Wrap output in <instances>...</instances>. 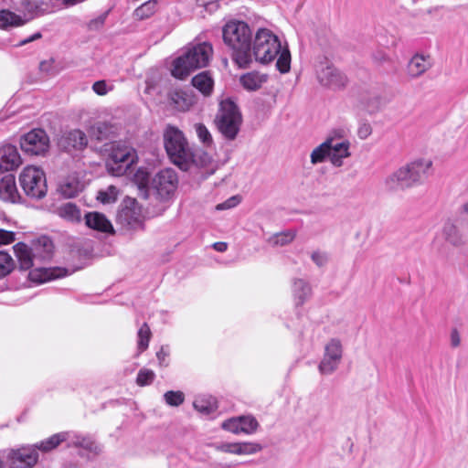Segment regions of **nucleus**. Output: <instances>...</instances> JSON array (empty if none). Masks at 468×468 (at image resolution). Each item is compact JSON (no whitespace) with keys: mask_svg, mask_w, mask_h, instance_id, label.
I'll use <instances>...</instances> for the list:
<instances>
[{"mask_svg":"<svg viewBox=\"0 0 468 468\" xmlns=\"http://www.w3.org/2000/svg\"><path fill=\"white\" fill-rule=\"evenodd\" d=\"M252 58L261 64H268L277 58L276 69L282 74L290 71L291 53L287 46L271 30L259 28L251 41Z\"/></svg>","mask_w":468,"mask_h":468,"instance_id":"f257e3e1","label":"nucleus"},{"mask_svg":"<svg viewBox=\"0 0 468 468\" xmlns=\"http://www.w3.org/2000/svg\"><path fill=\"white\" fill-rule=\"evenodd\" d=\"M223 40L232 49L233 61L242 69L249 68L252 62V32L243 21H230L222 30Z\"/></svg>","mask_w":468,"mask_h":468,"instance_id":"f03ea898","label":"nucleus"},{"mask_svg":"<svg viewBox=\"0 0 468 468\" xmlns=\"http://www.w3.org/2000/svg\"><path fill=\"white\" fill-rule=\"evenodd\" d=\"M164 144L170 160L182 170H188L197 164L195 154L184 133L176 127L168 125L164 133Z\"/></svg>","mask_w":468,"mask_h":468,"instance_id":"7ed1b4c3","label":"nucleus"},{"mask_svg":"<svg viewBox=\"0 0 468 468\" xmlns=\"http://www.w3.org/2000/svg\"><path fill=\"white\" fill-rule=\"evenodd\" d=\"M431 165V161L420 159L399 168L386 177V189L395 192L413 186L422 180Z\"/></svg>","mask_w":468,"mask_h":468,"instance_id":"20e7f679","label":"nucleus"},{"mask_svg":"<svg viewBox=\"0 0 468 468\" xmlns=\"http://www.w3.org/2000/svg\"><path fill=\"white\" fill-rule=\"evenodd\" d=\"M212 51V46L207 42L187 48L182 56L175 59L172 75L176 79H186L192 71L208 64Z\"/></svg>","mask_w":468,"mask_h":468,"instance_id":"39448f33","label":"nucleus"},{"mask_svg":"<svg viewBox=\"0 0 468 468\" xmlns=\"http://www.w3.org/2000/svg\"><path fill=\"white\" fill-rule=\"evenodd\" d=\"M214 122L227 140L236 139L242 123L241 113L234 101L226 99L219 103Z\"/></svg>","mask_w":468,"mask_h":468,"instance_id":"423d86ee","label":"nucleus"},{"mask_svg":"<svg viewBox=\"0 0 468 468\" xmlns=\"http://www.w3.org/2000/svg\"><path fill=\"white\" fill-rule=\"evenodd\" d=\"M19 183L25 194L31 198L41 199L47 195L46 175L38 167H25L19 176Z\"/></svg>","mask_w":468,"mask_h":468,"instance_id":"0eeeda50","label":"nucleus"},{"mask_svg":"<svg viewBox=\"0 0 468 468\" xmlns=\"http://www.w3.org/2000/svg\"><path fill=\"white\" fill-rule=\"evenodd\" d=\"M142 207L135 198L125 197L120 205L116 222L128 230L144 229Z\"/></svg>","mask_w":468,"mask_h":468,"instance_id":"6e6552de","label":"nucleus"},{"mask_svg":"<svg viewBox=\"0 0 468 468\" xmlns=\"http://www.w3.org/2000/svg\"><path fill=\"white\" fill-rule=\"evenodd\" d=\"M135 151L127 145L116 144L112 146L107 169L114 176L123 175L135 161Z\"/></svg>","mask_w":468,"mask_h":468,"instance_id":"1a4fd4ad","label":"nucleus"},{"mask_svg":"<svg viewBox=\"0 0 468 468\" xmlns=\"http://www.w3.org/2000/svg\"><path fill=\"white\" fill-rule=\"evenodd\" d=\"M178 178L176 171L165 168L159 171L151 181V189L160 200H168L176 192Z\"/></svg>","mask_w":468,"mask_h":468,"instance_id":"9d476101","label":"nucleus"},{"mask_svg":"<svg viewBox=\"0 0 468 468\" xmlns=\"http://www.w3.org/2000/svg\"><path fill=\"white\" fill-rule=\"evenodd\" d=\"M21 149L30 155H43L49 148V138L43 129H34L20 140Z\"/></svg>","mask_w":468,"mask_h":468,"instance_id":"9b49d317","label":"nucleus"},{"mask_svg":"<svg viewBox=\"0 0 468 468\" xmlns=\"http://www.w3.org/2000/svg\"><path fill=\"white\" fill-rule=\"evenodd\" d=\"M343 356L341 341L332 338L324 346L323 358L318 366V370L323 375H331L339 367Z\"/></svg>","mask_w":468,"mask_h":468,"instance_id":"f8f14e48","label":"nucleus"},{"mask_svg":"<svg viewBox=\"0 0 468 468\" xmlns=\"http://www.w3.org/2000/svg\"><path fill=\"white\" fill-rule=\"evenodd\" d=\"M317 79L323 86L334 90L342 89L347 83L346 76L328 63L321 64L317 69Z\"/></svg>","mask_w":468,"mask_h":468,"instance_id":"ddd939ff","label":"nucleus"},{"mask_svg":"<svg viewBox=\"0 0 468 468\" xmlns=\"http://www.w3.org/2000/svg\"><path fill=\"white\" fill-rule=\"evenodd\" d=\"M341 137L339 132H335V136L327 138L330 141V162L334 166L340 167L343 165V159L350 155V143L347 140H337Z\"/></svg>","mask_w":468,"mask_h":468,"instance_id":"4468645a","label":"nucleus"},{"mask_svg":"<svg viewBox=\"0 0 468 468\" xmlns=\"http://www.w3.org/2000/svg\"><path fill=\"white\" fill-rule=\"evenodd\" d=\"M8 461L11 465L18 467L26 466V467H33L38 460V452L37 448L32 447H23L17 450H12L8 453Z\"/></svg>","mask_w":468,"mask_h":468,"instance_id":"2eb2a0df","label":"nucleus"},{"mask_svg":"<svg viewBox=\"0 0 468 468\" xmlns=\"http://www.w3.org/2000/svg\"><path fill=\"white\" fill-rule=\"evenodd\" d=\"M22 163L17 148L12 144L0 147V174L16 170Z\"/></svg>","mask_w":468,"mask_h":468,"instance_id":"dca6fc26","label":"nucleus"},{"mask_svg":"<svg viewBox=\"0 0 468 468\" xmlns=\"http://www.w3.org/2000/svg\"><path fill=\"white\" fill-rule=\"evenodd\" d=\"M59 144L67 151L82 150L87 146L88 139L85 133L76 129L65 133Z\"/></svg>","mask_w":468,"mask_h":468,"instance_id":"f3484780","label":"nucleus"},{"mask_svg":"<svg viewBox=\"0 0 468 468\" xmlns=\"http://www.w3.org/2000/svg\"><path fill=\"white\" fill-rule=\"evenodd\" d=\"M85 224L88 228L108 234H113L114 229L112 222L100 212H88L85 217Z\"/></svg>","mask_w":468,"mask_h":468,"instance_id":"a211bd4d","label":"nucleus"},{"mask_svg":"<svg viewBox=\"0 0 468 468\" xmlns=\"http://www.w3.org/2000/svg\"><path fill=\"white\" fill-rule=\"evenodd\" d=\"M431 63L429 57L424 55H414L407 65V74L411 79H416L424 74L430 68Z\"/></svg>","mask_w":468,"mask_h":468,"instance_id":"6ab92c4d","label":"nucleus"},{"mask_svg":"<svg viewBox=\"0 0 468 468\" xmlns=\"http://www.w3.org/2000/svg\"><path fill=\"white\" fill-rule=\"evenodd\" d=\"M292 293L295 304L303 305L312 295V288L303 279L294 278L292 281Z\"/></svg>","mask_w":468,"mask_h":468,"instance_id":"aec40b11","label":"nucleus"},{"mask_svg":"<svg viewBox=\"0 0 468 468\" xmlns=\"http://www.w3.org/2000/svg\"><path fill=\"white\" fill-rule=\"evenodd\" d=\"M33 255L35 260L45 261L49 260L53 254V242L46 236L38 238L33 243Z\"/></svg>","mask_w":468,"mask_h":468,"instance_id":"412c9836","label":"nucleus"},{"mask_svg":"<svg viewBox=\"0 0 468 468\" xmlns=\"http://www.w3.org/2000/svg\"><path fill=\"white\" fill-rule=\"evenodd\" d=\"M0 198L12 203L16 202L19 198L13 175H7L0 180Z\"/></svg>","mask_w":468,"mask_h":468,"instance_id":"4be33fe9","label":"nucleus"},{"mask_svg":"<svg viewBox=\"0 0 468 468\" xmlns=\"http://www.w3.org/2000/svg\"><path fill=\"white\" fill-rule=\"evenodd\" d=\"M67 275V271L65 269L56 268V269H36L29 272V278L32 282L37 283H43L48 281L61 278Z\"/></svg>","mask_w":468,"mask_h":468,"instance_id":"5701e85b","label":"nucleus"},{"mask_svg":"<svg viewBox=\"0 0 468 468\" xmlns=\"http://www.w3.org/2000/svg\"><path fill=\"white\" fill-rule=\"evenodd\" d=\"M13 249L21 270L27 271L33 267L34 261H36L33 255V248H29L23 242H18L13 247Z\"/></svg>","mask_w":468,"mask_h":468,"instance_id":"b1692460","label":"nucleus"},{"mask_svg":"<svg viewBox=\"0 0 468 468\" xmlns=\"http://www.w3.org/2000/svg\"><path fill=\"white\" fill-rule=\"evenodd\" d=\"M240 84L247 90H257L267 81V76L257 71L243 74L239 79Z\"/></svg>","mask_w":468,"mask_h":468,"instance_id":"393cba45","label":"nucleus"},{"mask_svg":"<svg viewBox=\"0 0 468 468\" xmlns=\"http://www.w3.org/2000/svg\"><path fill=\"white\" fill-rule=\"evenodd\" d=\"M192 85L203 95H210L213 90L214 81L207 71H203L192 79Z\"/></svg>","mask_w":468,"mask_h":468,"instance_id":"a878e982","label":"nucleus"},{"mask_svg":"<svg viewBox=\"0 0 468 468\" xmlns=\"http://www.w3.org/2000/svg\"><path fill=\"white\" fill-rule=\"evenodd\" d=\"M114 133V127L106 122H98L90 128V135L97 141L110 139Z\"/></svg>","mask_w":468,"mask_h":468,"instance_id":"bb28decb","label":"nucleus"},{"mask_svg":"<svg viewBox=\"0 0 468 468\" xmlns=\"http://www.w3.org/2000/svg\"><path fill=\"white\" fill-rule=\"evenodd\" d=\"M67 438L68 433L66 432L56 433L48 438L47 440H44L35 444V447L37 448V450H39L43 452H48L53 449L57 448L61 442L65 441Z\"/></svg>","mask_w":468,"mask_h":468,"instance_id":"cd10ccee","label":"nucleus"},{"mask_svg":"<svg viewBox=\"0 0 468 468\" xmlns=\"http://www.w3.org/2000/svg\"><path fill=\"white\" fill-rule=\"evenodd\" d=\"M443 234L445 236V239L455 247L463 246L465 243L464 237L452 223L445 224L443 228Z\"/></svg>","mask_w":468,"mask_h":468,"instance_id":"c85d7f7f","label":"nucleus"},{"mask_svg":"<svg viewBox=\"0 0 468 468\" xmlns=\"http://www.w3.org/2000/svg\"><path fill=\"white\" fill-rule=\"evenodd\" d=\"M169 99L173 105L179 111L185 112L192 104L191 98L183 90H173L169 94Z\"/></svg>","mask_w":468,"mask_h":468,"instance_id":"c756f323","label":"nucleus"},{"mask_svg":"<svg viewBox=\"0 0 468 468\" xmlns=\"http://www.w3.org/2000/svg\"><path fill=\"white\" fill-rule=\"evenodd\" d=\"M58 214L62 218L71 222H79L81 218L80 210L70 202L60 206L58 208Z\"/></svg>","mask_w":468,"mask_h":468,"instance_id":"7c9ffc66","label":"nucleus"},{"mask_svg":"<svg viewBox=\"0 0 468 468\" xmlns=\"http://www.w3.org/2000/svg\"><path fill=\"white\" fill-rule=\"evenodd\" d=\"M158 0H148L138 6L134 12L133 16L138 20H144L151 17L157 9Z\"/></svg>","mask_w":468,"mask_h":468,"instance_id":"2f4dec72","label":"nucleus"},{"mask_svg":"<svg viewBox=\"0 0 468 468\" xmlns=\"http://www.w3.org/2000/svg\"><path fill=\"white\" fill-rule=\"evenodd\" d=\"M195 410L208 415L217 410V403L213 398L197 397L193 402Z\"/></svg>","mask_w":468,"mask_h":468,"instance_id":"473e14b6","label":"nucleus"},{"mask_svg":"<svg viewBox=\"0 0 468 468\" xmlns=\"http://www.w3.org/2000/svg\"><path fill=\"white\" fill-rule=\"evenodd\" d=\"M330 141L327 139L322 143L320 145L315 147L310 155L311 163L313 165H316L322 163L325 160L326 157L330 159Z\"/></svg>","mask_w":468,"mask_h":468,"instance_id":"72a5a7b5","label":"nucleus"},{"mask_svg":"<svg viewBox=\"0 0 468 468\" xmlns=\"http://www.w3.org/2000/svg\"><path fill=\"white\" fill-rule=\"evenodd\" d=\"M151 335V330L148 324L146 323H144L137 333V356H139L148 348Z\"/></svg>","mask_w":468,"mask_h":468,"instance_id":"f704fd0d","label":"nucleus"},{"mask_svg":"<svg viewBox=\"0 0 468 468\" xmlns=\"http://www.w3.org/2000/svg\"><path fill=\"white\" fill-rule=\"evenodd\" d=\"M295 238V232L286 230L283 232L276 233L268 239V243L273 247L284 246L291 243Z\"/></svg>","mask_w":468,"mask_h":468,"instance_id":"c9c22d12","label":"nucleus"},{"mask_svg":"<svg viewBox=\"0 0 468 468\" xmlns=\"http://www.w3.org/2000/svg\"><path fill=\"white\" fill-rule=\"evenodd\" d=\"M23 24L20 16L8 10L0 11V27H16Z\"/></svg>","mask_w":468,"mask_h":468,"instance_id":"e433bc0d","label":"nucleus"},{"mask_svg":"<svg viewBox=\"0 0 468 468\" xmlns=\"http://www.w3.org/2000/svg\"><path fill=\"white\" fill-rule=\"evenodd\" d=\"M79 190L80 184L75 179H67L59 184V191L67 198L75 197Z\"/></svg>","mask_w":468,"mask_h":468,"instance_id":"4c0bfd02","label":"nucleus"},{"mask_svg":"<svg viewBox=\"0 0 468 468\" xmlns=\"http://www.w3.org/2000/svg\"><path fill=\"white\" fill-rule=\"evenodd\" d=\"M238 419L240 421V432L251 434L257 431L259 423L253 416H241Z\"/></svg>","mask_w":468,"mask_h":468,"instance_id":"58836bf2","label":"nucleus"},{"mask_svg":"<svg viewBox=\"0 0 468 468\" xmlns=\"http://www.w3.org/2000/svg\"><path fill=\"white\" fill-rule=\"evenodd\" d=\"M15 263L12 257L5 252L0 251V279L8 275L14 269Z\"/></svg>","mask_w":468,"mask_h":468,"instance_id":"ea45409f","label":"nucleus"},{"mask_svg":"<svg viewBox=\"0 0 468 468\" xmlns=\"http://www.w3.org/2000/svg\"><path fill=\"white\" fill-rule=\"evenodd\" d=\"M194 127L200 142L204 144L206 146L212 145L213 138L206 125L203 123H196Z\"/></svg>","mask_w":468,"mask_h":468,"instance_id":"a19ab883","label":"nucleus"},{"mask_svg":"<svg viewBox=\"0 0 468 468\" xmlns=\"http://www.w3.org/2000/svg\"><path fill=\"white\" fill-rule=\"evenodd\" d=\"M155 374L148 368H141L136 377V384L140 387L148 386L154 380Z\"/></svg>","mask_w":468,"mask_h":468,"instance_id":"79ce46f5","label":"nucleus"},{"mask_svg":"<svg viewBox=\"0 0 468 468\" xmlns=\"http://www.w3.org/2000/svg\"><path fill=\"white\" fill-rule=\"evenodd\" d=\"M165 403L172 407H178L185 400V395L182 391L169 390L164 394Z\"/></svg>","mask_w":468,"mask_h":468,"instance_id":"37998d69","label":"nucleus"},{"mask_svg":"<svg viewBox=\"0 0 468 468\" xmlns=\"http://www.w3.org/2000/svg\"><path fill=\"white\" fill-rule=\"evenodd\" d=\"M117 194V188L113 186H110L107 191H101L99 193V199L104 204H109L116 200Z\"/></svg>","mask_w":468,"mask_h":468,"instance_id":"c03bdc74","label":"nucleus"},{"mask_svg":"<svg viewBox=\"0 0 468 468\" xmlns=\"http://www.w3.org/2000/svg\"><path fill=\"white\" fill-rule=\"evenodd\" d=\"M261 450V446L253 442H239V455L253 454Z\"/></svg>","mask_w":468,"mask_h":468,"instance_id":"a18cd8bd","label":"nucleus"},{"mask_svg":"<svg viewBox=\"0 0 468 468\" xmlns=\"http://www.w3.org/2000/svg\"><path fill=\"white\" fill-rule=\"evenodd\" d=\"M240 201H241V198L239 196H238V195L232 196L229 198H228L227 200H225L224 202L218 204L216 206V209L218 211L230 209V208H233L236 206H238L240 203Z\"/></svg>","mask_w":468,"mask_h":468,"instance_id":"49530a36","label":"nucleus"},{"mask_svg":"<svg viewBox=\"0 0 468 468\" xmlns=\"http://www.w3.org/2000/svg\"><path fill=\"white\" fill-rule=\"evenodd\" d=\"M198 7L208 13H214L219 8V0H196Z\"/></svg>","mask_w":468,"mask_h":468,"instance_id":"de8ad7c7","label":"nucleus"},{"mask_svg":"<svg viewBox=\"0 0 468 468\" xmlns=\"http://www.w3.org/2000/svg\"><path fill=\"white\" fill-rule=\"evenodd\" d=\"M107 16L108 12H105L96 18L91 19L87 25L88 28L90 30H99L104 25Z\"/></svg>","mask_w":468,"mask_h":468,"instance_id":"09e8293b","label":"nucleus"},{"mask_svg":"<svg viewBox=\"0 0 468 468\" xmlns=\"http://www.w3.org/2000/svg\"><path fill=\"white\" fill-rule=\"evenodd\" d=\"M223 429L226 431H229L233 433H239L240 432V421L238 418L236 419H230L223 422L222 424Z\"/></svg>","mask_w":468,"mask_h":468,"instance_id":"8fccbe9b","label":"nucleus"},{"mask_svg":"<svg viewBox=\"0 0 468 468\" xmlns=\"http://www.w3.org/2000/svg\"><path fill=\"white\" fill-rule=\"evenodd\" d=\"M169 356V347L167 346H161L160 350L156 352V357L160 367H167Z\"/></svg>","mask_w":468,"mask_h":468,"instance_id":"3c124183","label":"nucleus"},{"mask_svg":"<svg viewBox=\"0 0 468 468\" xmlns=\"http://www.w3.org/2000/svg\"><path fill=\"white\" fill-rule=\"evenodd\" d=\"M311 259L318 267L324 266L328 261L327 254L321 251H314L311 255Z\"/></svg>","mask_w":468,"mask_h":468,"instance_id":"603ef678","label":"nucleus"},{"mask_svg":"<svg viewBox=\"0 0 468 468\" xmlns=\"http://www.w3.org/2000/svg\"><path fill=\"white\" fill-rule=\"evenodd\" d=\"M16 234L13 231L0 229V246L10 244L15 241Z\"/></svg>","mask_w":468,"mask_h":468,"instance_id":"864d4df0","label":"nucleus"},{"mask_svg":"<svg viewBox=\"0 0 468 468\" xmlns=\"http://www.w3.org/2000/svg\"><path fill=\"white\" fill-rule=\"evenodd\" d=\"M92 90L100 95V96H103V95H106L109 91V89L107 87V83L105 80H98V81H95L92 85Z\"/></svg>","mask_w":468,"mask_h":468,"instance_id":"5fc2aeb1","label":"nucleus"},{"mask_svg":"<svg viewBox=\"0 0 468 468\" xmlns=\"http://www.w3.org/2000/svg\"><path fill=\"white\" fill-rule=\"evenodd\" d=\"M217 449L223 452L233 453L239 455V442L223 443L217 447Z\"/></svg>","mask_w":468,"mask_h":468,"instance_id":"6e6d98bb","label":"nucleus"},{"mask_svg":"<svg viewBox=\"0 0 468 468\" xmlns=\"http://www.w3.org/2000/svg\"><path fill=\"white\" fill-rule=\"evenodd\" d=\"M372 133V128L369 123H361L358 130L357 135L360 139H367Z\"/></svg>","mask_w":468,"mask_h":468,"instance_id":"4d7b16f0","label":"nucleus"},{"mask_svg":"<svg viewBox=\"0 0 468 468\" xmlns=\"http://www.w3.org/2000/svg\"><path fill=\"white\" fill-rule=\"evenodd\" d=\"M76 445L80 446L87 450H93L95 448L94 442L90 439L82 438L81 440L78 439L76 441Z\"/></svg>","mask_w":468,"mask_h":468,"instance_id":"13d9d810","label":"nucleus"},{"mask_svg":"<svg viewBox=\"0 0 468 468\" xmlns=\"http://www.w3.org/2000/svg\"><path fill=\"white\" fill-rule=\"evenodd\" d=\"M461 343V337L457 329H453L451 333V344L453 347H457Z\"/></svg>","mask_w":468,"mask_h":468,"instance_id":"bf43d9fd","label":"nucleus"},{"mask_svg":"<svg viewBox=\"0 0 468 468\" xmlns=\"http://www.w3.org/2000/svg\"><path fill=\"white\" fill-rule=\"evenodd\" d=\"M374 59L379 63H384L388 60V58L385 53L378 52L374 55Z\"/></svg>","mask_w":468,"mask_h":468,"instance_id":"052dcab7","label":"nucleus"},{"mask_svg":"<svg viewBox=\"0 0 468 468\" xmlns=\"http://www.w3.org/2000/svg\"><path fill=\"white\" fill-rule=\"evenodd\" d=\"M213 248L219 252H224L228 249V244L226 242H215L213 244Z\"/></svg>","mask_w":468,"mask_h":468,"instance_id":"680f3d73","label":"nucleus"},{"mask_svg":"<svg viewBox=\"0 0 468 468\" xmlns=\"http://www.w3.org/2000/svg\"><path fill=\"white\" fill-rule=\"evenodd\" d=\"M40 37H41V34L37 32V33L32 35L31 37L22 40L20 42V45H26L27 43H29V42H31V41H33L35 39L40 38Z\"/></svg>","mask_w":468,"mask_h":468,"instance_id":"e2e57ef3","label":"nucleus"},{"mask_svg":"<svg viewBox=\"0 0 468 468\" xmlns=\"http://www.w3.org/2000/svg\"><path fill=\"white\" fill-rule=\"evenodd\" d=\"M461 217H462L463 220H465L468 222V202L463 206L462 211H461Z\"/></svg>","mask_w":468,"mask_h":468,"instance_id":"0e129e2a","label":"nucleus"},{"mask_svg":"<svg viewBox=\"0 0 468 468\" xmlns=\"http://www.w3.org/2000/svg\"><path fill=\"white\" fill-rule=\"evenodd\" d=\"M145 84H146V87H145L144 92L145 93H150L152 89H154V84L150 80H146Z\"/></svg>","mask_w":468,"mask_h":468,"instance_id":"69168bd1","label":"nucleus"},{"mask_svg":"<svg viewBox=\"0 0 468 468\" xmlns=\"http://www.w3.org/2000/svg\"><path fill=\"white\" fill-rule=\"evenodd\" d=\"M148 182L147 175L145 174L143 177L141 184V188H144L146 186V184Z\"/></svg>","mask_w":468,"mask_h":468,"instance_id":"338daca9","label":"nucleus"},{"mask_svg":"<svg viewBox=\"0 0 468 468\" xmlns=\"http://www.w3.org/2000/svg\"><path fill=\"white\" fill-rule=\"evenodd\" d=\"M48 62L43 61L40 63V69L42 71H48Z\"/></svg>","mask_w":468,"mask_h":468,"instance_id":"774afa93","label":"nucleus"}]
</instances>
